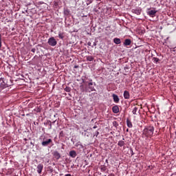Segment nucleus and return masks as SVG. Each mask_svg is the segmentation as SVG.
Here are the masks:
<instances>
[{
    "mask_svg": "<svg viewBox=\"0 0 176 176\" xmlns=\"http://www.w3.org/2000/svg\"><path fill=\"white\" fill-rule=\"evenodd\" d=\"M153 131H155L153 126L145 128L143 131V137H152L153 135Z\"/></svg>",
    "mask_w": 176,
    "mask_h": 176,
    "instance_id": "obj_1",
    "label": "nucleus"
},
{
    "mask_svg": "<svg viewBox=\"0 0 176 176\" xmlns=\"http://www.w3.org/2000/svg\"><path fill=\"white\" fill-rule=\"evenodd\" d=\"M47 43L50 45V46L54 47L56 45H57V41L56 38H54V37H51L48 39Z\"/></svg>",
    "mask_w": 176,
    "mask_h": 176,
    "instance_id": "obj_2",
    "label": "nucleus"
},
{
    "mask_svg": "<svg viewBox=\"0 0 176 176\" xmlns=\"http://www.w3.org/2000/svg\"><path fill=\"white\" fill-rule=\"evenodd\" d=\"M50 142H52V139H48L47 140H43L41 143V145L43 146H47V145H49V144H50Z\"/></svg>",
    "mask_w": 176,
    "mask_h": 176,
    "instance_id": "obj_3",
    "label": "nucleus"
},
{
    "mask_svg": "<svg viewBox=\"0 0 176 176\" xmlns=\"http://www.w3.org/2000/svg\"><path fill=\"white\" fill-rule=\"evenodd\" d=\"M43 170V165L42 164H39L37 166V173L38 174H41V173H42V170Z\"/></svg>",
    "mask_w": 176,
    "mask_h": 176,
    "instance_id": "obj_4",
    "label": "nucleus"
},
{
    "mask_svg": "<svg viewBox=\"0 0 176 176\" xmlns=\"http://www.w3.org/2000/svg\"><path fill=\"white\" fill-rule=\"evenodd\" d=\"M156 13H157V11H156L155 10H151L148 12V14L150 15L151 17H153V16H155V14H156Z\"/></svg>",
    "mask_w": 176,
    "mask_h": 176,
    "instance_id": "obj_5",
    "label": "nucleus"
},
{
    "mask_svg": "<svg viewBox=\"0 0 176 176\" xmlns=\"http://www.w3.org/2000/svg\"><path fill=\"white\" fill-rule=\"evenodd\" d=\"M124 98L125 100H129V98H130V93L128 91H124Z\"/></svg>",
    "mask_w": 176,
    "mask_h": 176,
    "instance_id": "obj_6",
    "label": "nucleus"
},
{
    "mask_svg": "<svg viewBox=\"0 0 176 176\" xmlns=\"http://www.w3.org/2000/svg\"><path fill=\"white\" fill-rule=\"evenodd\" d=\"M131 45V40L127 38L124 41V46H130Z\"/></svg>",
    "mask_w": 176,
    "mask_h": 176,
    "instance_id": "obj_7",
    "label": "nucleus"
},
{
    "mask_svg": "<svg viewBox=\"0 0 176 176\" xmlns=\"http://www.w3.org/2000/svg\"><path fill=\"white\" fill-rule=\"evenodd\" d=\"M113 113H119V107L118 106H113L112 107Z\"/></svg>",
    "mask_w": 176,
    "mask_h": 176,
    "instance_id": "obj_8",
    "label": "nucleus"
},
{
    "mask_svg": "<svg viewBox=\"0 0 176 176\" xmlns=\"http://www.w3.org/2000/svg\"><path fill=\"white\" fill-rule=\"evenodd\" d=\"M113 42L116 43V45H120L122 43V41H120V38H114Z\"/></svg>",
    "mask_w": 176,
    "mask_h": 176,
    "instance_id": "obj_9",
    "label": "nucleus"
},
{
    "mask_svg": "<svg viewBox=\"0 0 176 176\" xmlns=\"http://www.w3.org/2000/svg\"><path fill=\"white\" fill-rule=\"evenodd\" d=\"M69 156H70L71 157H73V158L76 157V151H71L69 152Z\"/></svg>",
    "mask_w": 176,
    "mask_h": 176,
    "instance_id": "obj_10",
    "label": "nucleus"
},
{
    "mask_svg": "<svg viewBox=\"0 0 176 176\" xmlns=\"http://www.w3.org/2000/svg\"><path fill=\"white\" fill-rule=\"evenodd\" d=\"M54 156L57 160L60 159L61 157V155L59 154L58 151H54Z\"/></svg>",
    "mask_w": 176,
    "mask_h": 176,
    "instance_id": "obj_11",
    "label": "nucleus"
},
{
    "mask_svg": "<svg viewBox=\"0 0 176 176\" xmlns=\"http://www.w3.org/2000/svg\"><path fill=\"white\" fill-rule=\"evenodd\" d=\"M93 85V82H91L88 84V86H89V91H94V90H96L94 89V87H92L91 85Z\"/></svg>",
    "mask_w": 176,
    "mask_h": 176,
    "instance_id": "obj_12",
    "label": "nucleus"
},
{
    "mask_svg": "<svg viewBox=\"0 0 176 176\" xmlns=\"http://www.w3.org/2000/svg\"><path fill=\"white\" fill-rule=\"evenodd\" d=\"M113 98L114 102H119V97L117 95L113 94Z\"/></svg>",
    "mask_w": 176,
    "mask_h": 176,
    "instance_id": "obj_13",
    "label": "nucleus"
},
{
    "mask_svg": "<svg viewBox=\"0 0 176 176\" xmlns=\"http://www.w3.org/2000/svg\"><path fill=\"white\" fill-rule=\"evenodd\" d=\"M126 124L128 127H129V129H131V127H133V124L129 120H126Z\"/></svg>",
    "mask_w": 176,
    "mask_h": 176,
    "instance_id": "obj_14",
    "label": "nucleus"
},
{
    "mask_svg": "<svg viewBox=\"0 0 176 176\" xmlns=\"http://www.w3.org/2000/svg\"><path fill=\"white\" fill-rule=\"evenodd\" d=\"M87 61H93V60H94V57H93L92 56H87Z\"/></svg>",
    "mask_w": 176,
    "mask_h": 176,
    "instance_id": "obj_15",
    "label": "nucleus"
},
{
    "mask_svg": "<svg viewBox=\"0 0 176 176\" xmlns=\"http://www.w3.org/2000/svg\"><path fill=\"white\" fill-rule=\"evenodd\" d=\"M118 146H123L124 145V141L120 140L118 143Z\"/></svg>",
    "mask_w": 176,
    "mask_h": 176,
    "instance_id": "obj_16",
    "label": "nucleus"
},
{
    "mask_svg": "<svg viewBox=\"0 0 176 176\" xmlns=\"http://www.w3.org/2000/svg\"><path fill=\"white\" fill-rule=\"evenodd\" d=\"M58 38H60V39H64V33L60 32L58 34Z\"/></svg>",
    "mask_w": 176,
    "mask_h": 176,
    "instance_id": "obj_17",
    "label": "nucleus"
},
{
    "mask_svg": "<svg viewBox=\"0 0 176 176\" xmlns=\"http://www.w3.org/2000/svg\"><path fill=\"white\" fill-rule=\"evenodd\" d=\"M65 91H67V93H69L71 91V87H66L65 88Z\"/></svg>",
    "mask_w": 176,
    "mask_h": 176,
    "instance_id": "obj_18",
    "label": "nucleus"
},
{
    "mask_svg": "<svg viewBox=\"0 0 176 176\" xmlns=\"http://www.w3.org/2000/svg\"><path fill=\"white\" fill-rule=\"evenodd\" d=\"M137 111H138V108L137 107H135L133 109V115H137Z\"/></svg>",
    "mask_w": 176,
    "mask_h": 176,
    "instance_id": "obj_19",
    "label": "nucleus"
},
{
    "mask_svg": "<svg viewBox=\"0 0 176 176\" xmlns=\"http://www.w3.org/2000/svg\"><path fill=\"white\" fill-rule=\"evenodd\" d=\"M133 12L136 14H141V10H133Z\"/></svg>",
    "mask_w": 176,
    "mask_h": 176,
    "instance_id": "obj_20",
    "label": "nucleus"
},
{
    "mask_svg": "<svg viewBox=\"0 0 176 176\" xmlns=\"http://www.w3.org/2000/svg\"><path fill=\"white\" fill-rule=\"evenodd\" d=\"M153 60H154V63H157L158 61H160V59L159 58H153Z\"/></svg>",
    "mask_w": 176,
    "mask_h": 176,
    "instance_id": "obj_21",
    "label": "nucleus"
},
{
    "mask_svg": "<svg viewBox=\"0 0 176 176\" xmlns=\"http://www.w3.org/2000/svg\"><path fill=\"white\" fill-rule=\"evenodd\" d=\"M98 134H100V133L98 131L95 132L94 135H96L97 137V135H98Z\"/></svg>",
    "mask_w": 176,
    "mask_h": 176,
    "instance_id": "obj_22",
    "label": "nucleus"
},
{
    "mask_svg": "<svg viewBox=\"0 0 176 176\" xmlns=\"http://www.w3.org/2000/svg\"><path fill=\"white\" fill-rule=\"evenodd\" d=\"M36 50L35 48H33V49H32L31 51L32 52V53H35Z\"/></svg>",
    "mask_w": 176,
    "mask_h": 176,
    "instance_id": "obj_23",
    "label": "nucleus"
},
{
    "mask_svg": "<svg viewBox=\"0 0 176 176\" xmlns=\"http://www.w3.org/2000/svg\"><path fill=\"white\" fill-rule=\"evenodd\" d=\"M87 45H88V46H91V42H88Z\"/></svg>",
    "mask_w": 176,
    "mask_h": 176,
    "instance_id": "obj_24",
    "label": "nucleus"
},
{
    "mask_svg": "<svg viewBox=\"0 0 176 176\" xmlns=\"http://www.w3.org/2000/svg\"><path fill=\"white\" fill-rule=\"evenodd\" d=\"M94 46H97V43H94Z\"/></svg>",
    "mask_w": 176,
    "mask_h": 176,
    "instance_id": "obj_25",
    "label": "nucleus"
},
{
    "mask_svg": "<svg viewBox=\"0 0 176 176\" xmlns=\"http://www.w3.org/2000/svg\"><path fill=\"white\" fill-rule=\"evenodd\" d=\"M65 176H71V174H67Z\"/></svg>",
    "mask_w": 176,
    "mask_h": 176,
    "instance_id": "obj_26",
    "label": "nucleus"
},
{
    "mask_svg": "<svg viewBox=\"0 0 176 176\" xmlns=\"http://www.w3.org/2000/svg\"><path fill=\"white\" fill-rule=\"evenodd\" d=\"M50 129H52V124H50Z\"/></svg>",
    "mask_w": 176,
    "mask_h": 176,
    "instance_id": "obj_27",
    "label": "nucleus"
},
{
    "mask_svg": "<svg viewBox=\"0 0 176 176\" xmlns=\"http://www.w3.org/2000/svg\"><path fill=\"white\" fill-rule=\"evenodd\" d=\"M94 129H97V126H94Z\"/></svg>",
    "mask_w": 176,
    "mask_h": 176,
    "instance_id": "obj_28",
    "label": "nucleus"
},
{
    "mask_svg": "<svg viewBox=\"0 0 176 176\" xmlns=\"http://www.w3.org/2000/svg\"><path fill=\"white\" fill-rule=\"evenodd\" d=\"M74 68H78V66H75Z\"/></svg>",
    "mask_w": 176,
    "mask_h": 176,
    "instance_id": "obj_29",
    "label": "nucleus"
}]
</instances>
